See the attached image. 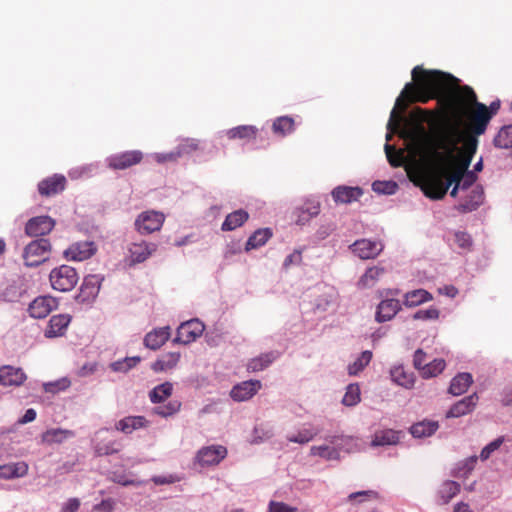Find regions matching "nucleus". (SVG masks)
Masks as SVG:
<instances>
[{
  "label": "nucleus",
  "mask_w": 512,
  "mask_h": 512,
  "mask_svg": "<svg viewBox=\"0 0 512 512\" xmlns=\"http://www.w3.org/2000/svg\"><path fill=\"white\" fill-rule=\"evenodd\" d=\"M413 83H407L398 96L391 111L387 129L397 132L405 121L403 113L409 103H427L437 100V109L430 110L433 116L430 121L434 123L441 119L450 123L454 128L442 132L456 133L457 128L465 125L466 129L474 135H482L491 120L488 107L477 101L474 90L467 85L459 86V79L440 70H426L416 66L412 70ZM460 141V139H458Z\"/></svg>",
  "instance_id": "f257e3e1"
},
{
  "label": "nucleus",
  "mask_w": 512,
  "mask_h": 512,
  "mask_svg": "<svg viewBox=\"0 0 512 512\" xmlns=\"http://www.w3.org/2000/svg\"><path fill=\"white\" fill-rule=\"evenodd\" d=\"M432 116L433 112L428 109L416 107L411 112L410 121H406L403 127L400 126L396 133L409 143L410 153L418 157L420 162L432 171L425 177L422 190L427 197L439 200L446 195L451 182L449 172L444 173L434 159V151H442L438 147V133L430 134L423 125V121H430ZM389 131L390 133L386 136L387 141L391 140L394 133Z\"/></svg>",
  "instance_id": "f03ea898"
},
{
  "label": "nucleus",
  "mask_w": 512,
  "mask_h": 512,
  "mask_svg": "<svg viewBox=\"0 0 512 512\" xmlns=\"http://www.w3.org/2000/svg\"><path fill=\"white\" fill-rule=\"evenodd\" d=\"M459 140L456 133L439 132L438 147L442 151H434V159L438 162L440 169L447 174L449 172L451 185L459 183L461 190H467L474 186L477 175L474 171H469V159L464 163H457L455 159V150Z\"/></svg>",
  "instance_id": "7ed1b4c3"
},
{
  "label": "nucleus",
  "mask_w": 512,
  "mask_h": 512,
  "mask_svg": "<svg viewBox=\"0 0 512 512\" xmlns=\"http://www.w3.org/2000/svg\"><path fill=\"white\" fill-rule=\"evenodd\" d=\"M79 276L75 268L69 265H61L52 269L49 281L54 290L60 292L71 291L78 283Z\"/></svg>",
  "instance_id": "20e7f679"
},
{
  "label": "nucleus",
  "mask_w": 512,
  "mask_h": 512,
  "mask_svg": "<svg viewBox=\"0 0 512 512\" xmlns=\"http://www.w3.org/2000/svg\"><path fill=\"white\" fill-rule=\"evenodd\" d=\"M51 244L48 239L40 238L31 241L23 252L24 263L28 267H36L49 259Z\"/></svg>",
  "instance_id": "39448f33"
},
{
  "label": "nucleus",
  "mask_w": 512,
  "mask_h": 512,
  "mask_svg": "<svg viewBox=\"0 0 512 512\" xmlns=\"http://www.w3.org/2000/svg\"><path fill=\"white\" fill-rule=\"evenodd\" d=\"M397 293V290L391 289H386L378 292L379 297L382 298V301L377 306L375 314V320L378 323H383L391 320L400 311L401 304L399 300L389 298L390 296H394Z\"/></svg>",
  "instance_id": "423d86ee"
},
{
  "label": "nucleus",
  "mask_w": 512,
  "mask_h": 512,
  "mask_svg": "<svg viewBox=\"0 0 512 512\" xmlns=\"http://www.w3.org/2000/svg\"><path fill=\"white\" fill-rule=\"evenodd\" d=\"M144 159L141 150H126L110 155L106 159L107 167L112 170H126L140 164Z\"/></svg>",
  "instance_id": "0eeeda50"
},
{
  "label": "nucleus",
  "mask_w": 512,
  "mask_h": 512,
  "mask_svg": "<svg viewBox=\"0 0 512 512\" xmlns=\"http://www.w3.org/2000/svg\"><path fill=\"white\" fill-rule=\"evenodd\" d=\"M165 221L162 212L148 210L140 213L135 220V228L140 234H151L159 231Z\"/></svg>",
  "instance_id": "6e6552de"
},
{
  "label": "nucleus",
  "mask_w": 512,
  "mask_h": 512,
  "mask_svg": "<svg viewBox=\"0 0 512 512\" xmlns=\"http://www.w3.org/2000/svg\"><path fill=\"white\" fill-rule=\"evenodd\" d=\"M97 252V246L93 241H78L72 243L63 256L68 261H84L91 258Z\"/></svg>",
  "instance_id": "1a4fd4ad"
},
{
  "label": "nucleus",
  "mask_w": 512,
  "mask_h": 512,
  "mask_svg": "<svg viewBox=\"0 0 512 512\" xmlns=\"http://www.w3.org/2000/svg\"><path fill=\"white\" fill-rule=\"evenodd\" d=\"M204 329V324L198 319L186 321L178 327L174 342L181 344L192 343L202 335Z\"/></svg>",
  "instance_id": "9d476101"
},
{
  "label": "nucleus",
  "mask_w": 512,
  "mask_h": 512,
  "mask_svg": "<svg viewBox=\"0 0 512 512\" xmlns=\"http://www.w3.org/2000/svg\"><path fill=\"white\" fill-rule=\"evenodd\" d=\"M58 307V301L52 296H38L28 307V313L32 318L43 319Z\"/></svg>",
  "instance_id": "9b49d317"
},
{
  "label": "nucleus",
  "mask_w": 512,
  "mask_h": 512,
  "mask_svg": "<svg viewBox=\"0 0 512 512\" xmlns=\"http://www.w3.org/2000/svg\"><path fill=\"white\" fill-rule=\"evenodd\" d=\"M227 455V449L222 445L207 446L197 453V461L202 466L219 464Z\"/></svg>",
  "instance_id": "f8f14e48"
},
{
  "label": "nucleus",
  "mask_w": 512,
  "mask_h": 512,
  "mask_svg": "<svg viewBox=\"0 0 512 512\" xmlns=\"http://www.w3.org/2000/svg\"><path fill=\"white\" fill-rule=\"evenodd\" d=\"M55 220L49 216H37L31 218L25 226V232L31 237L44 236L52 231Z\"/></svg>",
  "instance_id": "ddd939ff"
},
{
  "label": "nucleus",
  "mask_w": 512,
  "mask_h": 512,
  "mask_svg": "<svg viewBox=\"0 0 512 512\" xmlns=\"http://www.w3.org/2000/svg\"><path fill=\"white\" fill-rule=\"evenodd\" d=\"M262 387L259 380H247L235 385L230 391L233 400L242 402L251 399Z\"/></svg>",
  "instance_id": "4468645a"
},
{
  "label": "nucleus",
  "mask_w": 512,
  "mask_h": 512,
  "mask_svg": "<svg viewBox=\"0 0 512 512\" xmlns=\"http://www.w3.org/2000/svg\"><path fill=\"white\" fill-rule=\"evenodd\" d=\"M67 180L65 176L54 174L39 182L38 191L45 197L54 196L61 193L66 187Z\"/></svg>",
  "instance_id": "2eb2a0df"
},
{
  "label": "nucleus",
  "mask_w": 512,
  "mask_h": 512,
  "mask_svg": "<svg viewBox=\"0 0 512 512\" xmlns=\"http://www.w3.org/2000/svg\"><path fill=\"white\" fill-rule=\"evenodd\" d=\"M351 249L361 259H372L380 254L383 250V245L378 241L361 239L355 241Z\"/></svg>",
  "instance_id": "dca6fc26"
},
{
  "label": "nucleus",
  "mask_w": 512,
  "mask_h": 512,
  "mask_svg": "<svg viewBox=\"0 0 512 512\" xmlns=\"http://www.w3.org/2000/svg\"><path fill=\"white\" fill-rule=\"evenodd\" d=\"M362 195L363 189L358 186L339 185L331 192V196L336 204H350L358 201Z\"/></svg>",
  "instance_id": "f3484780"
},
{
  "label": "nucleus",
  "mask_w": 512,
  "mask_h": 512,
  "mask_svg": "<svg viewBox=\"0 0 512 512\" xmlns=\"http://www.w3.org/2000/svg\"><path fill=\"white\" fill-rule=\"evenodd\" d=\"M479 397L476 393H473L467 397H464L460 401L456 402L446 413L447 418H458L471 413L477 403Z\"/></svg>",
  "instance_id": "a211bd4d"
},
{
  "label": "nucleus",
  "mask_w": 512,
  "mask_h": 512,
  "mask_svg": "<svg viewBox=\"0 0 512 512\" xmlns=\"http://www.w3.org/2000/svg\"><path fill=\"white\" fill-rule=\"evenodd\" d=\"M70 322L71 317L68 314H58L52 316L44 332L45 337L54 338L64 335Z\"/></svg>",
  "instance_id": "6ab92c4d"
},
{
  "label": "nucleus",
  "mask_w": 512,
  "mask_h": 512,
  "mask_svg": "<svg viewBox=\"0 0 512 512\" xmlns=\"http://www.w3.org/2000/svg\"><path fill=\"white\" fill-rule=\"evenodd\" d=\"M26 378L21 368H15L9 365L0 367V385L20 386L24 383Z\"/></svg>",
  "instance_id": "aec40b11"
},
{
  "label": "nucleus",
  "mask_w": 512,
  "mask_h": 512,
  "mask_svg": "<svg viewBox=\"0 0 512 512\" xmlns=\"http://www.w3.org/2000/svg\"><path fill=\"white\" fill-rule=\"evenodd\" d=\"M99 290L100 281L98 276L88 275L83 280L77 299L81 302L90 301L98 295Z\"/></svg>",
  "instance_id": "412c9836"
},
{
  "label": "nucleus",
  "mask_w": 512,
  "mask_h": 512,
  "mask_svg": "<svg viewBox=\"0 0 512 512\" xmlns=\"http://www.w3.org/2000/svg\"><path fill=\"white\" fill-rule=\"evenodd\" d=\"M170 334L169 326L154 329L146 334L144 345L151 350H157L168 341Z\"/></svg>",
  "instance_id": "4be33fe9"
},
{
  "label": "nucleus",
  "mask_w": 512,
  "mask_h": 512,
  "mask_svg": "<svg viewBox=\"0 0 512 512\" xmlns=\"http://www.w3.org/2000/svg\"><path fill=\"white\" fill-rule=\"evenodd\" d=\"M156 250V245L145 241L131 244L129 257L132 264L142 263Z\"/></svg>",
  "instance_id": "5701e85b"
},
{
  "label": "nucleus",
  "mask_w": 512,
  "mask_h": 512,
  "mask_svg": "<svg viewBox=\"0 0 512 512\" xmlns=\"http://www.w3.org/2000/svg\"><path fill=\"white\" fill-rule=\"evenodd\" d=\"M149 421L144 416H127L115 424V429L124 434H131L135 430L146 428Z\"/></svg>",
  "instance_id": "b1692460"
},
{
  "label": "nucleus",
  "mask_w": 512,
  "mask_h": 512,
  "mask_svg": "<svg viewBox=\"0 0 512 512\" xmlns=\"http://www.w3.org/2000/svg\"><path fill=\"white\" fill-rule=\"evenodd\" d=\"M484 191L480 185H476L471 190L464 202L460 203L457 209L463 213L476 210L483 202Z\"/></svg>",
  "instance_id": "393cba45"
},
{
  "label": "nucleus",
  "mask_w": 512,
  "mask_h": 512,
  "mask_svg": "<svg viewBox=\"0 0 512 512\" xmlns=\"http://www.w3.org/2000/svg\"><path fill=\"white\" fill-rule=\"evenodd\" d=\"M28 469L29 466L24 461L0 465V479L24 477L27 475Z\"/></svg>",
  "instance_id": "a878e982"
},
{
  "label": "nucleus",
  "mask_w": 512,
  "mask_h": 512,
  "mask_svg": "<svg viewBox=\"0 0 512 512\" xmlns=\"http://www.w3.org/2000/svg\"><path fill=\"white\" fill-rule=\"evenodd\" d=\"M249 219V214L243 209L236 210L228 214L222 223V231H233L241 227Z\"/></svg>",
  "instance_id": "bb28decb"
},
{
  "label": "nucleus",
  "mask_w": 512,
  "mask_h": 512,
  "mask_svg": "<svg viewBox=\"0 0 512 512\" xmlns=\"http://www.w3.org/2000/svg\"><path fill=\"white\" fill-rule=\"evenodd\" d=\"M472 382L473 378L470 373H459L451 380L449 393L454 396L461 395L468 390Z\"/></svg>",
  "instance_id": "cd10ccee"
},
{
  "label": "nucleus",
  "mask_w": 512,
  "mask_h": 512,
  "mask_svg": "<svg viewBox=\"0 0 512 512\" xmlns=\"http://www.w3.org/2000/svg\"><path fill=\"white\" fill-rule=\"evenodd\" d=\"M273 233L270 228L257 229L247 240L245 250L250 251L257 249L266 244V242L272 237Z\"/></svg>",
  "instance_id": "c85d7f7f"
},
{
  "label": "nucleus",
  "mask_w": 512,
  "mask_h": 512,
  "mask_svg": "<svg viewBox=\"0 0 512 512\" xmlns=\"http://www.w3.org/2000/svg\"><path fill=\"white\" fill-rule=\"evenodd\" d=\"M476 136L477 135L472 134L464 140L462 150L458 154L455 153V159L457 163H464L468 159L469 164L471 163L472 157L477 149ZM456 151L457 149L455 150V152Z\"/></svg>",
  "instance_id": "c756f323"
},
{
  "label": "nucleus",
  "mask_w": 512,
  "mask_h": 512,
  "mask_svg": "<svg viewBox=\"0 0 512 512\" xmlns=\"http://www.w3.org/2000/svg\"><path fill=\"white\" fill-rule=\"evenodd\" d=\"M294 119L289 116L277 117L272 123V131L279 137H285L294 131Z\"/></svg>",
  "instance_id": "7c9ffc66"
},
{
  "label": "nucleus",
  "mask_w": 512,
  "mask_h": 512,
  "mask_svg": "<svg viewBox=\"0 0 512 512\" xmlns=\"http://www.w3.org/2000/svg\"><path fill=\"white\" fill-rule=\"evenodd\" d=\"M400 433L392 430L385 429L377 431L372 439V446L395 445L399 442Z\"/></svg>",
  "instance_id": "2f4dec72"
},
{
  "label": "nucleus",
  "mask_w": 512,
  "mask_h": 512,
  "mask_svg": "<svg viewBox=\"0 0 512 512\" xmlns=\"http://www.w3.org/2000/svg\"><path fill=\"white\" fill-rule=\"evenodd\" d=\"M258 133V129L253 125H240L234 128H231L227 131L226 135L228 139H246L251 140L255 139Z\"/></svg>",
  "instance_id": "473e14b6"
},
{
  "label": "nucleus",
  "mask_w": 512,
  "mask_h": 512,
  "mask_svg": "<svg viewBox=\"0 0 512 512\" xmlns=\"http://www.w3.org/2000/svg\"><path fill=\"white\" fill-rule=\"evenodd\" d=\"M432 294L425 289L409 291L404 296V305L406 307H415L422 303L432 300Z\"/></svg>",
  "instance_id": "72a5a7b5"
},
{
  "label": "nucleus",
  "mask_w": 512,
  "mask_h": 512,
  "mask_svg": "<svg viewBox=\"0 0 512 512\" xmlns=\"http://www.w3.org/2000/svg\"><path fill=\"white\" fill-rule=\"evenodd\" d=\"M277 358V354L274 352H268L261 354L258 357L252 358L247 363V370L249 372H258L267 368L275 359Z\"/></svg>",
  "instance_id": "f704fd0d"
},
{
  "label": "nucleus",
  "mask_w": 512,
  "mask_h": 512,
  "mask_svg": "<svg viewBox=\"0 0 512 512\" xmlns=\"http://www.w3.org/2000/svg\"><path fill=\"white\" fill-rule=\"evenodd\" d=\"M459 491V483L451 480L443 482L438 490L439 502L444 505L449 503L450 500L459 493Z\"/></svg>",
  "instance_id": "c9c22d12"
},
{
  "label": "nucleus",
  "mask_w": 512,
  "mask_h": 512,
  "mask_svg": "<svg viewBox=\"0 0 512 512\" xmlns=\"http://www.w3.org/2000/svg\"><path fill=\"white\" fill-rule=\"evenodd\" d=\"M384 273V268L381 267H370L366 270V272L359 279L357 286L361 289L371 288L373 287L380 276Z\"/></svg>",
  "instance_id": "e433bc0d"
},
{
  "label": "nucleus",
  "mask_w": 512,
  "mask_h": 512,
  "mask_svg": "<svg viewBox=\"0 0 512 512\" xmlns=\"http://www.w3.org/2000/svg\"><path fill=\"white\" fill-rule=\"evenodd\" d=\"M74 437V432L71 430L54 428L45 431L42 434V442L47 444L62 443L64 440Z\"/></svg>",
  "instance_id": "4c0bfd02"
},
{
  "label": "nucleus",
  "mask_w": 512,
  "mask_h": 512,
  "mask_svg": "<svg viewBox=\"0 0 512 512\" xmlns=\"http://www.w3.org/2000/svg\"><path fill=\"white\" fill-rule=\"evenodd\" d=\"M180 360V353L170 352L164 355L161 359H158L152 364V369L155 372H162L173 369L176 367Z\"/></svg>",
  "instance_id": "58836bf2"
},
{
  "label": "nucleus",
  "mask_w": 512,
  "mask_h": 512,
  "mask_svg": "<svg viewBox=\"0 0 512 512\" xmlns=\"http://www.w3.org/2000/svg\"><path fill=\"white\" fill-rule=\"evenodd\" d=\"M392 380L400 386L411 388L414 385V376L405 370L403 366L394 367L391 370Z\"/></svg>",
  "instance_id": "ea45409f"
},
{
  "label": "nucleus",
  "mask_w": 512,
  "mask_h": 512,
  "mask_svg": "<svg viewBox=\"0 0 512 512\" xmlns=\"http://www.w3.org/2000/svg\"><path fill=\"white\" fill-rule=\"evenodd\" d=\"M172 391L173 385L170 382H165L154 387L150 391L149 397L152 403H162L171 396Z\"/></svg>",
  "instance_id": "a19ab883"
},
{
  "label": "nucleus",
  "mask_w": 512,
  "mask_h": 512,
  "mask_svg": "<svg viewBox=\"0 0 512 512\" xmlns=\"http://www.w3.org/2000/svg\"><path fill=\"white\" fill-rule=\"evenodd\" d=\"M438 429V423L434 421H422L414 424L410 431L416 438H422L432 435Z\"/></svg>",
  "instance_id": "79ce46f5"
},
{
  "label": "nucleus",
  "mask_w": 512,
  "mask_h": 512,
  "mask_svg": "<svg viewBox=\"0 0 512 512\" xmlns=\"http://www.w3.org/2000/svg\"><path fill=\"white\" fill-rule=\"evenodd\" d=\"M494 144L498 148L508 149L512 147V125L504 126L494 138Z\"/></svg>",
  "instance_id": "37998d69"
},
{
  "label": "nucleus",
  "mask_w": 512,
  "mask_h": 512,
  "mask_svg": "<svg viewBox=\"0 0 512 512\" xmlns=\"http://www.w3.org/2000/svg\"><path fill=\"white\" fill-rule=\"evenodd\" d=\"M372 352L363 351L362 354L348 366L349 375H357L360 373L371 361Z\"/></svg>",
  "instance_id": "c03bdc74"
},
{
  "label": "nucleus",
  "mask_w": 512,
  "mask_h": 512,
  "mask_svg": "<svg viewBox=\"0 0 512 512\" xmlns=\"http://www.w3.org/2000/svg\"><path fill=\"white\" fill-rule=\"evenodd\" d=\"M385 153L388 159V162L393 167H400L405 162V155L403 150H397L395 146L390 144H385Z\"/></svg>",
  "instance_id": "a18cd8bd"
},
{
  "label": "nucleus",
  "mask_w": 512,
  "mask_h": 512,
  "mask_svg": "<svg viewBox=\"0 0 512 512\" xmlns=\"http://www.w3.org/2000/svg\"><path fill=\"white\" fill-rule=\"evenodd\" d=\"M446 363L443 359H434L423 367L421 376L423 378L436 377L445 369Z\"/></svg>",
  "instance_id": "49530a36"
},
{
  "label": "nucleus",
  "mask_w": 512,
  "mask_h": 512,
  "mask_svg": "<svg viewBox=\"0 0 512 512\" xmlns=\"http://www.w3.org/2000/svg\"><path fill=\"white\" fill-rule=\"evenodd\" d=\"M310 453L311 455L320 456L326 460H338L340 458V453L337 449L326 445L312 446Z\"/></svg>",
  "instance_id": "de8ad7c7"
},
{
  "label": "nucleus",
  "mask_w": 512,
  "mask_h": 512,
  "mask_svg": "<svg viewBox=\"0 0 512 512\" xmlns=\"http://www.w3.org/2000/svg\"><path fill=\"white\" fill-rule=\"evenodd\" d=\"M361 400L360 397V388L358 384H349L346 388V392L342 399V403L345 406H355Z\"/></svg>",
  "instance_id": "09e8293b"
},
{
  "label": "nucleus",
  "mask_w": 512,
  "mask_h": 512,
  "mask_svg": "<svg viewBox=\"0 0 512 512\" xmlns=\"http://www.w3.org/2000/svg\"><path fill=\"white\" fill-rule=\"evenodd\" d=\"M181 408V402L178 400H172L166 405L157 406L153 408V413L161 417H169L176 414Z\"/></svg>",
  "instance_id": "8fccbe9b"
},
{
  "label": "nucleus",
  "mask_w": 512,
  "mask_h": 512,
  "mask_svg": "<svg viewBox=\"0 0 512 512\" xmlns=\"http://www.w3.org/2000/svg\"><path fill=\"white\" fill-rule=\"evenodd\" d=\"M199 149V141L193 138H186L182 140L175 148L179 158L184 155H189Z\"/></svg>",
  "instance_id": "3c124183"
},
{
  "label": "nucleus",
  "mask_w": 512,
  "mask_h": 512,
  "mask_svg": "<svg viewBox=\"0 0 512 512\" xmlns=\"http://www.w3.org/2000/svg\"><path fill=\"white\" fill-rule=\"evenodd\" d=\"M397 188L398 185L394 181H375L372 184L373 191L379 194L392 195Z\"/></svg>",
  "instance_id": "603ef678"
},
{
  "label": "nucleus",
  "mask_w": 512,
  "mask_h": 512,
  "mask_svg": "<svg viewBox=\"0 0 512 512\" xmlns=\"http://www.w3.org/2000/svg\"><path fill=\"white\" fill-rule=\"evenodd\" d=\"M318 434V430L315 429H303L296 435L288 436L289 442L305 444L311 441Z\"/></svg>",
  "instance_id": "864d4df0"
},
{
  "label": "nucleus",
  "mask_w": 512,
  "mask_h": 512,
  "mask_svg": "<svg viewBox=\"0 0 512 512\" xmlns=\"http://www.w3.org/2000/svg\"><path fill=\"white\" fill-rule=\"evenodd\" d=\"M503 442H504V437L501 436V437H498L497 439L493 440L492 442H490L488 445H486L481 450V453H480L481 460H483V461L487 460L494 451H496L497 449L500 448V446L503 444Z\"/></svg>",
  "instance_id": "5fc2aeb1"
},
{
  "label": "nucleus",
  "mask_w": 512,
  "mask_h": 512,
  "mask_svg": "<svg viewBox=\"0 0 512 512\" xmlns=\"http://www.w3.org/2000/svg\"><path fill=\"white\" fill-rule=\"evenodd\" d=\"M439 314L440 312L438 309L430 307L428 309L418 310L414 314L413 318L416 320H435L439 318Z\"/></svg>",
  "instance_id": "6e6d98bb"
},
{
  "label": "nucleus",
  "mask_w": 512,
  "mask_h": 512,
  "mask_svg": "<svg viewBox=\"0 0 512 512\" xmlns=\"http://www.w3.org/2000/svg\"><path fill=\"white\" fill-rule=\"evenodd\" d=\"M378 497L377 492L372 490H366V491H358L351 493L348 496V501L353 502L355 500H358V502H364L369 501L371 499H376Z\"/></svg>",
  "instance_id": "4d7b16f0"
},
{
  "label": "nucleus",
  "mask_w": 512,
  "mask_h": 512,
  "mask_svg": "<svg viewBox=\"0 0 512 512\" xmlns=\"http://www.w3.org/2000/svg\"><path fill=\"white\" fill-rule=\"evenodd\" d=\"M153 159L159 164L176 162L179 159V154H177L176 150H173L169 153H155L153 155Z\"/></svg>",
  "instance_id": "13d9d810"
},
{
  "label": "nucleus",
  "mask_w": 512,
  "mask_h": 512,
  "mask_svg": "<svg viewBox=\"0 0 512 512\" xmlns=\"http://www.w3.org/2000/svg\"><path fill=\"white\" fill-rule=\"evenodd\" d=\"M456 244L463 249H469L472 245V239L466 232L458 231L454 234Z\"/></svg>",
  "instance_id": "bf43d9fd"
},
{
  "label": "nucleus",
  "mask_w": 512,
  "mask_h": 512,
  "mask_svg": "<svg viewBox=\"0 0 512 512\" xmlns=\"http://www.w3.org/2000/svg\"><path fill=\"white\" fill-rule=\"evenodd\" d=\"M296 507L289 506L284 502L271 501L269 503V512H297Z\"/></svg>",
  "instance_id": "052dcab7"
},
{
  "label": "nucleus",
  "mask_w": 512,
  "mask_h": 512,
  "mask_svg": "<svg viewBox=\"0 0 512 512\" xmlns=\"http://www.w3.org/2000/svg\"><path fill=\"white\" fill-rule=\"evenodd\" d=\"M119 450H120L119 444L113 442V443H110V444L98 446L96 448V454L98 456L110 455V454L118 453Z\"/></svg>",
  "instance_id": "680f3d73"
},
{
  "label": "nucleus",
  "mask_w": 512,
  "mask_h": 512,
  "mask_svg": "<svg viewBox=\"0 0 512 512\" xmlns=\"http://www.w3.org/2000/svg\"><path fill=\"white\" fill-rule=\"evenodd\" d=\"M426 363V353L422 349H417L414 353L413 365L422 374Z\"/></svg>",
  "instance_id": "e2e57ef3"
},
{
  "label": "nucleus",
  "mask_w": 512,
  "mask_h": 512,
  "mask_svg": "<svg viewBox=\"0 0 512 512\" xmlns=\"http://www.w3.org/2000/svg\"><path fill=\"white\" fill-rule=\"evenodd\" d=\"M302 261V250L296 249L293 253L288 255L284 260V267L288 268L291 265H299Z\"/></svg>",
  "instance_id": "0e129e2a"
},
{
  "label": "nucleus",
  "mask_w": 512,
  "mask_h": 512,
  "mask_svg": "<svg viewBox=\"0 0 512 512\" xmlns=\"http://www.w3.org/2000/svg\"><path fill=\"white\" fill-rule=\"evenodd\" d=\"M304 211L308 214V217H315L320 212V204L319 202L309 201L305 203L302 207Z\"/></svg>",
  "instance_id": "69168bd1"
},
{
  "label": "nucleus",
  "mask_w": 512,
  "mask_h": 512,
  "mask_svg": "<svg viewBox=\"0 0 512 512\" xmlns=\"http://www.w3.org/2000/svg\"><path fill=\"white\" fill-rule=\"evenodd\" d=\"M67 386H68V384L66 383L65 380H63V381L54 382V383H46L44 385V389L46 392L56 393L60 390L65 389Z\"/></svg>",
  "instance_id": "338daca9"
},
{
  "label": "nucleus",
  "mask_w": 512,
  "mask_h": 512,
  "mask_svg": "<svg viewBox=\"0 0 512 512\" xmlns=\"http://www.w3.org/2000/svg\"><path fill=\"white\" fill-rule=\"evenodd\" d=\"M80 507V501L77 498H71L63 508V512H76Z\"/></svg>",
  "instance_id": "774afa93"
}]
</instances>
